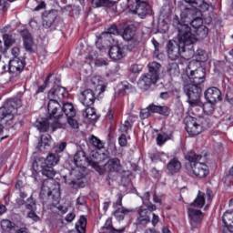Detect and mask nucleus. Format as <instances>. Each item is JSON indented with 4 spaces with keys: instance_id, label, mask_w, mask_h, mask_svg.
<instances>
[{
    "instance_id": "10",
    "label": "nucleus",
    "mask_w": 233,
    "mask_h": 233,
    "mask_svg": "<svg viewBox=\"0 0 233 233\" xmlns=\"http://www.w3.org/2000/svg\"><path fill=\"white\" fill-rule=\"evenodd\" d=\"M74 162L78 168H86V167L96 168L101 160L94 161L92 158L86 157L85 151H77L74 156Z\"/></svg>"
},
{
    "instance_id": "58",
    "label": "nucleus",
    "mask_w": 233,
    "mask_h": 233,
    "mask_svg": "<svg viewBox=\"0 0 233 233\" xmlns=\"http://www.w3.org/2000/svg\"><path fill=\"white\" fill-rule=\"evenodd\" d=\"M152 219H151V225L153 227H156L157 223H159V216L156 215V213H152Z\"/></svg>"
},
{
    "instance_id": "30",
    "label": "nucleus",
    "mask_w": 233,
    "mask_h": 233,
    "mask_svg": "<svg viewBox=\"0 0 233 233\" xmlns=\"http://www.w3.org/2000/svg\"><path fill=\"white\" fill-rule=\"evenodd\" d=\"M205 193L198 191V194L195 200L190 203V207H195L196 208H203L205 207Z\"/></svg>"
},
{
    "instance_id": "29",
    "label": "nucleus",
    "mask_w": 233,
    "mask_h": 233,
    "mask_svg": "<svg viewBox=\"0 0 233 233\" xmlns=\"http://www.w3.org/2000/svg\"><path fill=\"white\" fill-rule=\"evenodd\" d=\"M155 114H159V116H163L164 117H168L170 116L171 109L167 106H157L153 104V107L151 108Z\"/></svg>"
},
{
    "instance_id": "2",
    "label": "nucleus",
    "mask_w": 233,
    "mask_h": 233,
    "mask_svg": "<svg viewBox=\"0 0 233 233\" xmlns=\"http://www.w3.org/2000/svg\"><path fill=\"white\" fill-rule=\"evenodd\" d=\"M190 84L184 86V92L187 96V101L193 108L199 105L201 98V86L207 77V69L198 67L196 72L187 75Z\"/></svg>"
},
{
    "instance_id": "33",
    "label": "nucleus",
    "mask_w": 233,
    "mask_h": 233,
    "mask_svg": "<svg viewBox=\"0 0 233 233\" xmlns=\"http://www.w3.org/2000/svg\"><path fill=\"white\" fill-rule=\"evenodd\" d=\"M83 116L91 121H96L97 119V113H96V108L92 107V106H86Z\"/></svg>"
},
{
    "instance_id": "14",
    "label": "nucleus",
    "mask_w": 233,
    "mask_h": 233,
    "mask_svg": "<svg viewBox=\"0 0 233 233\" xmlns=\"http://www.w3.org/2000/svg\"><path fill=\"white\" fill-rule=\"evenodd\" d=\"M104 169L108 174H121L123 172V165L117 157L109 158L104 165Z\"/></svg>"
},
{
    "instance_id": "17",
    "label": "nucleus",
    "mask_w": 233,
    "mask_h": 233,
    "mask_svg": "<svg viewBox=\"0 0 233 233\" xmlns=\"http://www.w3.org/2000/svg\"><path fill=\"white\" fill-rule=\"evenodd\" d=\"M79 99L84 106H94L96 95L92 89H86L80 93Z\"/></svg>"
},
{
    "instance_id": "22",
    "label": "nucleus",
    "mask_w": 233,
    "mask_h": 233,
    "mask_svg": "<svg viewBox=\"0 0 233 233\" xmlns=\"http://www.w3.org/2000/svg\"><path fill=\"white\" fill-rule=\"evenodd\" d=\"M43 17V25L45 28H50L54 23H56V19H57V10L52 9L50 11H45L42 15Z\"/></svg>"
},
{
    "instance_id": "62",
    "label": "nucleus",
    "mask_w": 233,
    "mask_h": 233,
    "mask_svg": "<svg viewBox=\"0 0 233 233\" xmlns=\"http://www.w3.org/2000/svg\"><path fill=\"white\" fill-rule=\"evenodd\" d=\"M15 190H18V192L21 191L22 188H23V181L22 180H17L15 185Z\"/></svg>"
},
{
    "instance_id": "11",
    "label": "nucleus",
    "mask_w": 233,
    "mask_h": 233,
    "mask_svg": "<svg viewBox=\"0 0 233 233\" xmlns=\"http://www.w3.org/2000/svg\"><path fill=\"white\" fill-rule=\"evenodd\" d=\"M48 97V103H51L52 101H55V103H59V101L63 102L68 97V91H66V87L56 86L49 90Z\"/></svg>"
},
{
    "instance_id": "48",
    "label": "nucleus",
    "mask_w": 233,
    "mask_h": 233,
    "mask_svg": "<svg viewBox=\"0 0 233 233\" xmlns=\"http://www.w3.org/2000/svg\"><path fill=\"white\" fill-rule=\"evenodd\" d=\"M75 116H69L66 119L67 125H69L70 128H73V130H79V122H77L75 118Z\"/></svg>"
},
{
    "instance_id": "3",
    "label": "nucleus",
    "mask_w": 233,
    "mask_h": 233,
    "mask_svg": "<svg viewBox=\"0 0 233 233\" xmlns=\"http://www.w3.org/2000/svg\"><path fill=\"white\" fill-rule=\"evenodd\" d=\"M47 112L49 114L50 119L56 120L53 125V130H57V128H66V123H61L59 120L68 118V117H76L77 111H76V107H74V104L72 103H64L63 106L59 104V102H56L51 100L47 105Z\"/></svg>"
},
{
    "instance_id": "13",
    "label": "nucleus",
    "mask_w": 233,
    "mask_h": 233,
    "mask_svg": "<svg viewBox=\"0 0 233 233\" xmlns=\"http://www.w3.org/2000/svg\"><path fill=\"white\" fill-rule=\"evenodd\" d=\"M25 66L26 62L25 58H14L9 62L8 72L12 74L13 77H17L25 70Z\"/></svg>"
},
{
    "instance_id": "45",
    "label": "nucleus",
    "mask_w": 233,
    "mask_h": 233,
    "mask_svg": "<svg viewBox=\"0 0 233 233\" xmlns=\"http://www.w3.org/2000/svg\"><path fill=\"white\" fill-rule=\"evenodd\" d=\"M168 139H170V137H168L167 133H158L157 135V144L159 147H162V145H165V143H167Z\"/></svg>"
},
{
    "instance_id": "4",
    "label": "nucleus",
    "mask_w": 233,
    "mask_h": 233,
    "mask_svg": "<svg viewBox=\"0 0 233 233\" xmlns=\"http://www.w3.org/2000/svg\"><path fill=\"white\" fill-rule=\"evenodd\" d=\"M59 155L57 153H49L46 158L38 157L32 165L33 176L37 177L38 174H42L47 177V179H54L56 177V171L54 170V167L59 163Z\"/></svg>"
},
{
    "instance_id": "20",
    "label": "nucleus",
    "mask_w": 233,
    "mask_h": 233,
    "mask_svg": "<svg viewBox=\"0 0 233 233\" xmlns=\"http://www.w3.org/2000/svg\"><path fill=\"white\" fill-rule=\"evenodd\" d=\"M181 161L179 158L173 157L171 158L166 166V170L168 176H176V174H179L181 172Z\"/></svg>"
},
{
    "instance_id": "12",
    "label": "nucleus",
    "mask_w": 233,
    "mask_h": 233,
    "mask_svg": "<svg viewBox=\"0 0 233 233\" xmlns=\"http://www.w3.org/2000/svg\"><path fill=\"white\" fill-rule=\"evenodd\" d=\"M186 130L189 136H199L202 132L201 125L198 124V118L194 116H186L184 119Z\"/></svg>"
},
{
    "instance_id": "56",
    "label": "nucleus",
    "mask_w": 233,
    "mask_h": 233,
    "mask_svg": "<svg viewBox=\"0 0 233 233\" xmlns=\"http://www.w3.org/2000/svg\"><path fill=\"white\" fill-rule=\"evenodd\" d=\"M129 70L132 72V74H139V72H141V69L137 64L132 65Z\"/></svg>"
},
{
    "instance_id": "52",
    "label": "nucleus",
    "mask_w": 233,
    "mask_h": 233,
    "mask_svg": "<svg viewBox=\"0 0 233 233\" xmlns=\"http://www.w3.org/2000/svg\"><path fill=\"white\" fill-rule=\"evenodd\" d=\"M118 144L121 147H127V145H128V140L127 139V134L121 133V135L118 137Z\"/></svg>"
},
{
    "instance_id": "38",
    "label": "nucleus",
    "mask_w": 233,
    "mask_h": 233,
    "mask_svg": "<svg viewBox=\"0 0 233 233\" xmlns=\"http://www.w3.org/2000/svg\"><path fill=\"white\" fill-rule=\"evenodd\" d=\"M198 68H202L201 64H199L198 61H196L194 59L191 60L187 66V76H189V74L197 72Z\"/></svg>"
},
{
    "instance_id": "27",
    "label": "nucleus",
    "mask_w": 233,
    "mask_h": 233,
    "mask_svg": "<svg viewBox=\"0 0 233 233\" xmlns=\"http://www.w3.org/2000/svg\"><path fill=\"white\" fill-rule=\"evenodd\" d=\"M91 3L95 8H113L116 5L112 0H91Z\"/></svg>"
},
{
    "instance_id": "39",
    "label": "nucleus",
    "mask_w": 233,
    "mask_h": 233,
    "mask_svg": "<svg viewBox=\"0 0 233 233\" xmlns=\"http://www.w3.org/2000/svg\"><path fill=\"white\" fill-rule=\"evenodd\" d=\"M3 41H4V50H8V48H10V46H12L14 43H15V39L12 37V35H8V34L3 35Z\"/></svg>"
},
{
    "instance_id": "57",
    "label": "nucleus",
    "mask_w": 233,
    "mask_h": 233,
    "mask_svg": "<svg viewBox=\"0 0 233 233\" xmlns=\"http://www.w3.org/2000/svg\"><path fill=\"white\" fill-rule=\"evenodd\" d=\"M20 52L21 50L19 49V47H13L11 50V54L12 56H14L15 59H19Z\"/></svg>"
},
{
    "instance_id": "59",
    "label": "nucleus",
    "mask_w": 233,
    "mask_h": 233,
    "mask_svg": "<svg viewBox=\"0 0 233 233\" xmlns=\"http://www.w3.org/2000/svg\"><path fill=\"white\" fill-rule=\"evenodd\" d=\"M76 219V214L75 213H68L66 216V221H67V223H72V221Z\"/></svg>"
},
{
    "instance_id": "7",
    "label": "nucleus",
    "mask_w": 233,
    "mask_h": 233,
    "mask_svg": "<svg viewBox=\"0 0 233 233\" xmlns=\"http://www.w3.org/2000/svg\"><path fill=\"white\" fill-rule=\"evenodd\" d=\"M149 72L142 75L138 80V88L140 90H148L152 85H156L159 79V70H161V64L152 62L148 65Z\"/></svg>"
},
{
    "instance_id": "25",
    "label": "nucleus",
    "mask_w": 233,
    "mask_h": 233,
    "mask_svg": "<svg viewBox=\"0 0 233 233\" xmlns=\"http://www.w3.org/2000/svg\"><path fill=\"white\" fill-rule=\"evenodd\" d=\"M4 106L14 114V110H17V108H21V106H23V102L18 98H8Z\"/></svg>"
},
{
    "instance_id": "28",
    "label": "nucleus",
    "mask_w": 233,
    "mask_h": 233,
    "mask_svg": "<svg viewBox=\"0 0 233 233\" xmlns=\"http://www.w3.org/2000/svg\"><path fill=\"white\" fill-rule=\"evenodd\" d=\"M192 57H194V60H196L197 63H199V65H201V63H205V61L208 59V55L207 54L206 50L198 49L195 52L193 49V56H191V59Z\"/></svg>"
},
{
    "instance_id": "35",
    "label": "nucleus",
    "mask_w": 233,
    "mask_h": 233,
    "mask_svg": "<svg viewBox=\"0 0 233 233\" xmlns=\"http://www.w3.org/2000/svg\"><path fill=\"white\" fill-rule=\"evenodd\" d=\"M167 72L169 74V76H171V77H176L181 74L179 70V65H177L176 62L168 64Z\"/></svg>"
},
{
    "instance_id": "6",
    "label": "nucleus",
    "mask_w": 233,
    "mask_h": 233,
    "mask_svg": "<svg viewBox=\"0 0 233 233\" xmlns=\"http://www.w3.org/2000/svg\"><path fill=\"white\" fill-rule=\"evenodd\" d=\"M201 15L198 14V11H194L188 7H186L181 11L180 19L178 18V23L182 26H187L189 28V34L192 37V44L194 45V35L192 30H198L199 28V21L203 23V19L200 16Z\"/></svg>"
},
{
    "instance_id": "55",
    "label": "nucleus",
    "mask_w": 233,
    "mask_h": 233,
    "mask_svg": "<svg viewBox=\"0 0 233 233\" xmlns=\"http://www.w3.org/2000/svg\"><path fill=\"white\" fill-rule=\"evenodd\" d=\"M27 218H29V219H32L35 222H37L41 219L39 216H37V214H35V212L34 211H29L27 213Z\"/></svg>"
},
{
    "instance_id": "23",
    "label": "nucleus",
    "mask_w": 233,
    "mask_h": 233,
    "mask_svg": "<svg viewBox=\"0 0 233 233\" xmlns=\"http://www.w3.org/2000/svg\"><path fill=\"white\" fill-rule=\"evenodd\" d=\"M222 221L225 225L222 233H233V211H226L223 215Z\"/></svg>"
},
{
    "instance_id": "24",
    "label": "nucleus",
    "mask_w": 233,
    "mask_h": 233,
    "mask_svg": "<svg viewBox=\"0 0 233 233\" xmlns=\"http://www.w3.org/2000/svg\"><path fill=\"white\" fill-rule=\"evenodd\" d=\"M198 28L193 30V37L194 41L197 39H205L207 35H208V29L203 25V22L201 20H198Z\"/></svg>"
},
{
    "instance_id": "8",
    "label": "nucleus",
    "mask_w": 233,
    "mask_h": 233,
    "mask_svg": "<svg viewBox=\"0 0 233 233\" xmlns=\"http://www.w3.org/2000/svg\"><path fill=\"white\" fill-rule=\"evenodd\" d=\"M5 127H11L14 130L21 128L25 125V121L20 119L18 116H15L10 109L5 106L0 107V134H3Z\"/></svg>"
},
{
    "instance_id": "63",
    "label": "nucleus",
    "mask_w": 233,
    "mask_h": 233,
    "mask_svg": "<svg viewBox=\"0 0 233 233\" xmlns=\"http://www.w3.org/2000/svg\"><path fill=\"white\" fill-rule=\"evenodd\" d=\"M142 201H150V192H146L143 197H140Z\"/></svg>"
},
{
    "instance_id": "1",
    "label": "nucleus",
    "mask_w": 233,
    "mask_h": 233,
    "mask_svg": "<svg viewBox=\"0 0 233 233\" xmlns=\"http://www.w3.org/2000/svg\"><path fill=\"white\" fill-rule=\"evenodd\" d=\"M173 26L178 32V42L174 40L168 41L166 50L169 59L172 61L179 59V57L186 59V61L192 59L194 56V44L192 43L190 28L187 25H180L177 15L173 19Z\"/></svg>"
},
{
    "instance_id": "32",
    "label": "nucleus",
    "mask_w": 233,
    "mask_h": 233,
    "mask_svg": "<svg viewBox=\"0 0 233 233\" xmlns=\"http://www.w3.org/2000/svg\"><path fill=\"white\" fill-rule=\"evenodd\" d=\"M50 139H52V137L49 134L42 135L37 145L38 150H41L43 147L45 150H48V147H50Z\"/></svg>"
},
{
    "instance_id": "53",
    "label": "nucleus",
    "mask_w": 233,
    "mask_h": 233,
    "mask_svg": "<svg viewBox=\"0 0 233 233\" xmlns=\"http://www.w3.org/2000/svg\"><path fill=\"white\" fill-rule=\"evenodd\" d=\"M145 207H147V210H148V212H150V215L152 214V212L157 210V207L155 204H152V202H147L144 204Z\"/></svg>"
},
{
    "instance_id": "43",
    "label": "nucleus",
    "mask_w": 233,
    "mask_h": 233,
    "mask_svg": "<svg viewBox=\"0 0 233 233\" xmlns=\"http://www.w3.org/2000/svg\"><path fill=\"white\" fill-rule=\"evenodd\" d=\"M15 227V224H14L12 221L8 219H5L1 221V228L4 230V232H10L12 228Z\"/></svg>"
},
{
    "instance_id": "64",
    "label": "nucleus",
    "mask_w": 233,
    "mask_h": 233,
    "mask_svg": "<svg viewBox=\"0 0 233 233\" xmlns=\"http://www.w3.org/2000/svg\"><path fill=\"white\" fill-rule=\"evenodd\" d=\"M161 99H169L170 92H162L160 93Z\"/></svg>"
},
{
    "instance_id": "19",
    "label": "nucleus",
    "mask_w": 233,
    "mask_h": 233,
    "mask_svg": "<svg viewBox=\"0 0 233 233\" xmlns=\"http://www.w3.org/2000/svg\"><path fill=\"white\" fill-rule=\"evenodd\" d=\"M185 2L190 5L192 8L189 9L198 12V15H201V12H207L209 8L208 3L205 0H185Z\"/></svg>"
},
{
    "instance_id": "36",
    "label": "nucleus",
    "mask_w": 233,
    "mask_h": 233,
    "mask_svg": "<svg viewBox=\"0 0 233 233\" xmlns=\"http://www.w3.org/2000/svg\"><path fill=\"white\" fill-rule=\"evenodd\" d=\"M154 107V103L149 104L147 108L141 109L139 117L140 119H148L152 114H155L152 108Z\"/></svg>"
},
{
    "instance_id": "49",
    "label": "nucleus",
    "mask_w": 233,
    "mask_h": 233,
    "mask_svg": "<svg viewBox=\"0 0 233 233\" xmlns=\"http://www.w3.org/2000/svg\"><path fill=\"white\" fill-rule=\"evenodd\" d=\"M24 47L29 54H34V39L24 41Z\"/></svg>"
},
{
    "instance_id": "61",
    "label": "nucleus",
    "mask_w": 233,
    "mask_h": 233,
    "mask_svg": "<svg viewBox=\"0 0 233 233\" xmlns=\"http://www.w3.org/2000/svg\"><path fill=\"white\" fill-rule=\"evenodd\" d=\"M45 8H46V4H45V2L42 1L38 5L35 7L34 10L35 12H39V10H43Z\"/></svg>"
},
{
    "instance_id": "26",
    "label": "nucleus",
    "mask_w": 233,
    "mask_h": 233,
    "mask_svg": "<svg viewBox=\"0 0 233 233\" xmlns=\"http://www.w3.org/2000/svg\"><path fill=\"white\" fill-rule=\"evenodd\" d=\"M108 55L113 61H119L123 59V49L119 46H112L109 48Z\"/></svg>"
},
{
    "instance_id": "54",
    "label": "nucleus",
    "mask_w": 233,
    "mask_h": 233,
    "mask_svg": "<svg viewBox=\"0 0 233 233\" xmlns=\"http://www.w3.org/2000/svg\"><path fill=\"white\" fill-rule=\"evenodd\" d=\"M152 43H153V46L155 48L154 55L157 57H159V46H160L159 42H157V40H156V39H153Z\"/></svg>"
},
{
    "instance_id": "44",
    "label": "nucleus",
    "mask_w": 233,
    "mask_h": 233,
    "mask_svg": "<svg viewBox=\"0 0 233 233\" xmlns=\"http://www.w3.org/2000/svg\"><path fill=\"white\" fill-rule=\"evenodd\" d=\"M134 127L132 122L126 120L123 124H121L118 131L120 134H128V131Z\"/></svg>"
},
{
    "instance_id": "47",
    "label": "nucleus",
    "mask_w": 233,
    "mask_h": 233,
    "mask_svg": "<svg viewBox=\"0 0 233 233\" xmlns=\"http://www.w3.org/2000/svg\"><path fill=\"white\" fill-rule=\"evenodd\" d=\"M106 34L107 35H119L121 32H119V29L117 28L116 25H112L106 28Z\"/></svg>"
},
{
    "instance_id": "51",
    "label": "nucleus",
    "mask_w": 233,
    "mask_h": 233,
    "mask_svg": "<svg viewBox=\"0 0 233 233\" xmlns=\"http://www.w3.org/2000/svg\"><path fill=\"white\" fill-rule=\"evenodd\" d=\"M27 204L25 203V208L27 210H31V212H34V207H35V200H34V197H30L27 198Z\"/></svg>"
},
{
    "instance_id": "42",
    "label": "nucleus",
    "mask_w": 233,
    "mask_h": 233,
    "mask_svg": "<svg viewBox=\"0 0 233 233\" xmlns=\"http://www.w3.org/2000/svg\"><path fill=\"white\" fill-rule=\"evenodd\" d=\"M134 31L132 30V28H130V26H127L126 28H124L122 32V37L123 39H125V41H132V39H134Z\"/></svg>"
},
{
    "instance_id": "31",
    "label": "nucleus",
    "mask_w": 233,
    "mask_h": 233,
    "mask_svg": "<svg viewBox=\"0 0 233 233\" xmlns=\"http://www.w3.org/2000/svg\"><path fill=\"white\" fill-rule=\"evenodd\" d=\"M87 219L85 216H80L79 219L76 223V230L77 233H86Z\"/></svg>"
},
{
    "instance_id": "37",
    "label": "nucleus",
    "mask_w": 233,
    "mask_h": 233,
    "mask_svg": "<svg viewBox=\"0 0 233 233\" xmlns=\"http://www.w3.org/2000/svg\"><path fill=\"white\" fill-rule=\"evenodd\" d=\"M214 106H216L215 102L208 101L203 104L202 110L206 116H212V114H214V110H215Z\"/></svg>"
},
{
    "instance_id": "15",
    "label": "nucleus",
    "mask_w": 233,
    "mask_h": 233,
    "mask_svg": "<svg viewBox=\"0 0 233 233\" xmlns=\"http://www.w3.org/2000/svg\"><path fill=\"white\" fill-rule=\"evenodd\" d=\"M187 216L190 219L192 230H194V228H198V227L201 225L203 218H205V214L201 212V210L192 208H187Z\"/></svg>"
},
{
    "instance_id": "21",
    "label": "nucleus",
    "mask_w": 233,
    "mask_h": 233,
    "mask_svg": "<svg viewBox=\"0 0 233 233\" xmlns=\"http://www.w3.org/2000/svg\"><path fill=\"white\" fill-rule=\"evenodd\" d=\"M150 212L147 208H138L136 224L147 227L150 223Z\"/></svg>"
},
{
    "instance_id": "16",
    "label": "nucleus",
    "mask_w": 233,
    "mask_h": 233,
    "mask_svg": "<svg viewBox=\"0 0 233 233\" xmlns=\"http://www.w3.org/2000/svg\"><path fill=\"white\" fill-rule=\"evenodd\" d=\"M52 78V73H49L46 77L42 80H36L33 83V88L35 90L34 96H39V94L45 93L48 86L50 85V79Z\"/></svg>"
},
{
    "instance_id": "9",
    "label": "nucleus",
    "mask_w": 233,
    "mask_h": 233,
    "mask_svg": "<svg viewBox=\"0 0 233 233\" xmlns=\"http://www.w3.org/2000/svg\"><path fill=\"white\" fill-rule=\"evenodd\" d=\"M127 8L131 14L138 15L140 19L152 15V6L143 0H127Z\"/></svg>"
},
{
    "instance_id": "40",
    "label": "nucleus",
    "mask_w": 233,
    "mask_h": 233,
    "mask_svg": "<svg viewBox=\"0 0 233 233\" xmlns=\"http://www.w3.org/2000/svg\"><path fill=\"white\" fill-rule=\"evenodd\" d=\"M36 128L39 132H48L50 128V122L47 119L42 121H36Z\"/></svg>"
},
{
    "instance_id": "34",
    "label": "nucleus",
    "mask_w": 233,
    "mask_h": 233,
    "mask_svg": "<svg viewBox=\"0 0 233 233\" xmlns=\"http://www.w3.org/2000/svg\"><path fill=\"white\" fill-rule=\"evenodd\" d=\"M121 86L118 91L119 96H127V94H132L136 90V87L128 82L122 83Z\"/></svg>"
},
{
    "instance_id": "41",
    "label": "nucleus",
    "mask_w": 233,
    "mask_h": 233,
    "mask_svg": "<svg viewBox=\"0 0 233 233\" xmlns=\"http://www.w3.org/2000/svg\"><path fill=\"white\" fill-rule=\"evenodd\" d=\"M128 212H130V209H127V208L122 207V208H118L114 212V216H115V218L119 219V221H123V219H125V214H128Z\"/></svg>"
},
{
    "instance_id": "5",
    "label": "nucleus",
    "mask_w": 233,
    "mask_h": 233,
    "mask_svg": "<svg viewBox=\"0 0 233 233\" xmlns=\"http://www.w3.org/2000/svg\"><path fill=\"white\" fill-rule=\"evenodd\" d=\"M185 167L186 170H190L195 177L198 179H205L208 177L210 169L205 162H201L203 155L196 153V151H188L185 155Z\"/></svg>"
},
{
    "instance_id": "18",
    "label": "nucleus",
    "mask_w": 233,
    "mask_h": 233,
    "mask_svg": "<svg viewBox=\"0 0 233 233\" xmlns=\"http://www.w3.org/2000/svg\"><path fill=\"white\" fill-rule=\"evenodd\" d=\"M205 97L207 101L215 104L223 99V96H221V90L215 86L209 87L205 91Z\"/></svg>"
},
{
    "instance_id": "50",
    "label": "nucleus",
    "mask_w": 233,
    "mask_h": 233,
    "mask_svg": "<svg viewBox=\"0 0 233 233\" xmlns=\"http://www.w3.org/2000/svg\"><path fill=\"white\" fill-rule=\"evenodd\" d=\"M20 35L23 39V41H30L34 38H32V35L30 34V31H28V29H23L21 32H20Z\"/></svg>"
},
{
    "instance_id": "46",
    "label": "nucleus",
    "mask_w": 233,
    "mask_h": 233,
    "mask_svg": "<svg viewBox=\"0 0 233 233\" xmlns=\"http://www.w3.org/2000/svg\"><path fill=\"white\" fill-rule=\"evenodd\" d=\"M90 143L95 147L96 148H98V150H101V148H104L105 144L103 141H101L99 138H97L96 136L92 135L90 138Z\"/></svg>"
},
{
    "instance_id": "60",
    "label": "nucleus",
    "mask_w": 233,
    "mask_h": 233,
    "mask_svg": "<svg viewBox=\"0 0 233 233\" xmlns=\"http://www.w3.org/2000/svg\"><path fill=\"white\" fill-rule=\"evenodd\" d=\"M106 118L108 119V121L110 122L114 121V109L108 110Z\"/></svg>"
}]
</instances>
